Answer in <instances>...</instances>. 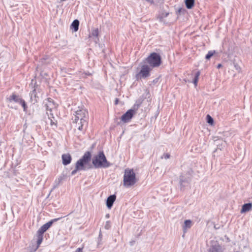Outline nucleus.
Returning a JSON list of instances; mask_svg holds the SVG:
<instances>
[{
  "mask_svg": "<svg viewBox=\"0 0 252 252\" xmlns=\"http://www.w3.org/2000/svg\"><path fill=\"white\" fill-rule=\"evenodd\" d=\"M88 113L86 109L81 108L76 111L74 121L75 124L80 121L81 124L79 127V130L83 131L85 130L88 125Z\"/></svg>",
  "mask_w": 252,
  "mask_h": 252,
  "instance_id": "1",
  "label": "nucleus"
},
{
  "mask_svg": "<svg viewBox=\"0 0 252 252\" xmlns=\"http://www.w3.org/2000/svg\"><path fill=\"white\" fill-rule=\"evenodd\" d=\"M137 182L136 174L132 169L126 168L125 170L123 185L126 188H129L134 185Z\"/></svg>",
  "mask_w": 252,
  "mask_h": 252,
  "instance_id": "2",
  "label": "nucleus"
},
{
  "mask_svg": "<svg viewBox=\"0 0 252 252\" xmlns=\"http://www.w3.org/2000/svg\"><path fill=\"white\" fill-rule=\"evenodd\" d=\"M92 163L96 168H106L110 166L103 152H100L98 155L94 157Z\"/></svg>",
  "mask_w": 252,
  "mask_h": 252,
  "instance_id": "3",
  "label": "nucleus"
},
{
  "mask_svg": "<svg viewBox=\"0 0 252 252\" xmlns=\"http://www.w3.org/2000/svg\"><path fill=\"white\" fill-rule=\"evenodd\" d=\"M61 218L54 219L43 225L37 232V245L38 247L41 244L43 239V233L48 230L53 223L60 220Z\"/></svg>",
  "mask_w": 252,
  "mask_h": 252,
  "instance_id": "4",
  "label": "nucleus"
},
{
  "mask_svg": "<svg viewBox=\"0 0 252 252\" xmlns=\"http://www.w3.org/2000/svg\"><path fill=\"white\" fill-rule=\"evenodd\" d=\"M91 154L90 152H86L83 156L79 159L76 163L75 166L77 169L80 170H85L89 168L87 165L91 161Z\"/></svg>",
  "mask_w": 252,
  "mask_h": 252,
  "instance_id": "5",
  "label": "nucleus"
},
{
  "mask_svg": "<svg viewBox=\"0 0 252 252\" xmlns=\"http://www.w3.org/2000/svg\"><path fill=\"white\" fill-rule=\"evenodd\" d=\"M145 61L151 68L159 66L161 63V60L160 55L157 53H151L146 59Z\"/></svg>",
  "mask_w": 252,
  "mask_h": 252,
  "instance_id": "6",
  "label": "nucleus"
},
{
  "mask_svg": "<svg viewBox=\"0 0 252 252\" xmlns=\"http://www.w3.org/2000/svg\"><path fill=\"white\" fill-rule=\"evenodd\" d=\"M151 70L152 68L148 65L146 64H142L140 70L135 75L136 80L145 79L149 77Z\"/></svg>",
  "mask_w": 252,
  "mask_h": 252,
  "instance_id": "7",
  "label": "nucleus"
},
{
  "mask_svg": "<svg viewBox=\"0 0 252 252\" xmlns=\"http://www.w3.org/2000/svg\"><path fill=\"white\" fill-rule=\"evenodd\" d=\"M135 114L134 110L129 109L121 117V121L124 123L129 122Z\"/></svg>",
  "mask_w": 252,
  "mask_h": 252,
  "instance_id": "8",
  "label": "nucleus"
},
{
  "mask_svg": "<svg viewBox=\"0 0 252 252\" xmlns=\"http://www.w3.org/2000/svg\"><path fill=\"white\" fill-rule=\"evenodd\" d=\"M44 107H45L47 112L49 111V113H51L52 110L55 108V105L52 99L50 98H48L44 101Z\"/></svg>",
  "mask_w": 252,
  "mask_h": 252,
  "instance_id": "9",
  "label": "nucleus"
},
{
  "mask_svg": "<svg viewBox=\"0 0 252 252\" xmlns=\"http://www.w3.org/2000/svg\"><path fill=\"white\" fill-rule=\"evenodd\" d=\"M192 225V222L190 220H185L184 223L182 226L183 231L184 232V234H185L188 231V230L191 228ZM184 236V235H183V237Z\"/></svg>",
  "mask_w": 252,
  "mask_h": 252,
  "instance_id": "10",
  "label": "nucleus"
},
{
  "mask_svg": "<svg viewBox=\"0 0 252 252\" xmlns=\"http://www.w3.org/2000/svg\"><path fill=\"white\" fill-rule=\"evenodd\" d=\"M63 164L66 165L69 164L71 161V157L69 154H64L62 156Z\"/></svg>",
  "mask_w": 252,
  "mask_h": 252,
  "instance_id": "11",
  "label": "nucleus"
},
{
  "mask_svg": "<svg viewBox=\"0 0 252 252\" xmlns=\"http://www.w3.org/2000/svg\"><path fill=\"white\" fill-rule=\"evenodd\" d=\"M23 99H22L20 96L14 94H13L12 95H11L8 98H7V100L9 102H11L12 101H14L16 103H20L21 100Z\"/></svg>",
  "mask_w": 252,
  "mask_h": 252,
  "instance_id": "12",
  "label": "nucleus"
},
{
  "mask_svg": "<svg viewBox=\"0 0 252 252\" xmlns=\"http://www.w3.org/2000/svg\"><path fill=\"white\" fill-rule=\"evenodd\" d=\"M116 196L115 195H111L109 196L106 200V205L108 208H111L115 201Z\"/></svg>",
  "mask_w": 252,
  "mask_h": 252,
  "instance_id": "13",
  "label": "nucleus"
},
{
  "mask_svg": "<svg viewBox=\"0 0 252 252\" xmlns=\"http://www.w3.org/2000/svg\"><path fill=\"white\" fill-rule=\"evenodd\" d=\"M216 137H214V141L216 142V144L217 146V148L221 150L224 148L226 145V142L222 139H215Z\"/></svg>",
  "mask_w": 252,
  "mask_h": 252,
  "instance_id": "14",
  "label": "nucleus"
},
{
  "mask_svg": "<svg viewBox=\"0 0 252 252\" xmlns=\"http://www.w3.org/2000/svg\"><path fill=\"white\" fill-rule=\"evenodd\" d=\"M48 116V119L46 121V123L47 124H49L51 126H56V121L55 120L54 117L53 116V114L52 113L49 114V112H46Z\"/></svg>",
  "mask_w": 252,
  "mask_h": 252,
  "instance_id": "15",
  "label": "nucleus"
},
{
  "mask_svg": "<svg viewBox=\"0 0 252 252\" xmlns=\"http://www.w3.org/2000/svg\"><path fill=\"white\" fill-rule=\"evenodd\" d=\"M252 209V203H249L244 204L241 210V213L249 212Z\"/></svg>",
  "mask_w": 252,
  "mask_h": 252,
  "instance_id": "16",
  "label": "nucleus"
},
{
  "mask_svg": "<svg viewBox=\"0 0 252 252\" xmlns=\"http://www.w3.org/2000/svg\"><path fill=\"white\" fill-rule=\"evenodd\" d=\"M63 179V177L62 176L57 178L54 181V185H53V189H55V188H57L61 184V183H62Z\"/></svg>",
  "mask_w": 252,
  "mask_h": 252,
  "instance_id": "17",
  "label": "nucleus"
},
{
  "mask_svg": "<svg viewBox=\"0 0 252 252\" xmlns=\"http://www.w3.org/2000/svg\"><path fill=\"white\" fill-rule=\"evenodd\" d=\"M79 22L78 20H74L71 25V27L74 30V32L78 30Z\"/></svg>",
  "mask_w": 252,
  "mask_h": 252,
  "instance_id": "18",
  "label": "nucleus"
},
{
  "mask_svg": "<svg viewBox=\"0 0 252 252\" xmlns=\"http://www.w3.org/2000/svg\"><path fill=\"white\" fill-rule=\"evenodd\" d=\"M212 252H223V251L220 246L215 245L212 248Z\"/></svg>",
  "mask_w": 252,
  "mask_h": 252,
  "instance_id": "19",
  "label": "nucleus"
},
{
  "mask_svg": "<svg viewBox=\"0 0 252 252\" xmlns=\"http://www.w3.org/2000/svg\"><path fill=\"white\" fill-rule=\"evenodd\" d=\"M185 4L188 9H191L194 4V0H186Z\"/></svg>",
  "mask_w": 252,
  "mask_h": 252,
  "instance_id": "20",
  "label": "nucleus"
},
{
  "mask_svg": "<svg viewBox=\"0 0 252 252\" xmlns=\"http://www.w3.org/2000/svg\"><path fill=\"white\" fill-rule=\"evenodd\" d=\"M200 72L199 71H197L195 75V77L194 79L193 80V83L194 84V86L196 87L197 84V82L198 81L199 77L200 76Z\"/></svg>",
  "mask_w": 252,
  "mask_h": 252,
  "instance_id": "21",
  "label": "nucleus"
},
{
  "mask_svg": "<svg viewBox=\"0 0 252 252\" xmlns=\"http://www.w3.org/2000/svg\"><path fill=\"white\" fill-rule=\"evenodd\" d=\"M98 35V29H94L92 30V32L91 33V35H90V37L94 36L95 37H97Z\"/></svg>",
  "mask_w": 252,
  "mask_h": 252,
  "instance_id": "22",
  "label": "nucleus"
},
{
  "mask_svg": "<svg viewBox=\"0 0 252 252\" xmlns=\"http://www.w3.org/2000/svg\"><path fill=\"white\" fill-rule=\"evenodd\" d=\"M215 53V51H210L208 52V54L206 55L205 58L207 60H209L212 57L213 55Z\"/></svg>",
  "mask_w": 252,
  "mask_h": 252,
  "instance_id": "23",
  "label": "nucleus"
},
{
  "mask_svg": "<svg viewBox=\"0 0 252 252\" xmlns=\"http://www.w3.org/2000/svg\"><path fill=\"white\" fill-rule=\"evenodd\" d=\"M140 104H141V102L140 101H139V102L136 101V103L134 104V105L133 106V108L131 109L132 110H134V112H136V111L139 108Z\"/></svg>",
  "mask_w": 252,
  "mask_h": 252,
  "instance_id": "24",
  "label": "nucleus"
},
{
  "mask_svg": "<svg viewBox=\"0 0 252 252\" xmlns=\"http://www.w3.org/2000/svg\"><path fill=\"white\" fill-rule=\"evenodd\" d=\"M19 104H20L23 107L24 111L26 112L27 107L26 103L25 100L22 99Z\"/></svg>",
  "mask_w": 252,
  "mask_h": 252,
  "instance_id": "25",
  "label": "nucleus"
},
{
  "mask_svg": "<svg viewBox=\"0 0 252 252\" xmlns=\"http://www.w3.org/2000/svg\"><path fill=\"white\" fill-rule=\"evenodd\" d=\"M207 120L208 123L212 125L214 122V120L213 118L209 115L207 116Z\"/></svg>",
  "mask_w": 252,
  "mask_h": 252,
  "instance_id": "26",
  "label": "nucleus"
},
{
  "mask_svg": "<svg viewBox=\"0 0 252 252\" xmlns=\"http://www.w3.org/2000/svg\"><path fill=\"white\" fill-rule=\"evenodd\" d=\"M170 157V155L168 153H165L163 155V156L161 157V158H164L165 159H168Z\"/></svg>",
  "mask_w": 252,
  "mask_h": 252,
  "instance_id": "27",
  "label": "nucleus"
},
{
  "mask_svg": "<svg viewBox=\"0 0 252 252\" xmlns=\"http://www.w3.org/2000/svg\"><path fill=\"white\" fill-rule=\"evenodd\" d=\"M110 222L109 221H107L104 226L105 228L106 229H108L110 228Z\"/></svg>",
  "mask_w": 252,
  "mask_h": 252,
  "instance_id": "28",
  "label": "nucleus"
},
{
  "mask_svg": "<svg viewBox=\"0 0 252 252\" xmlns=\"http://www.w3.org/2000/svg\"><path fill=\"white\" fill-rule=\"evenodd\" d=\"M79 170H79V169H77V167H75V169L74 170H73L71 172V175H75V174L77 173V172L78 171H79Z\"/></svg>",
  "mask_w": 252,
  "mask_h": 252,
  "instance_id": "29",
  "label": "nucleus"
},
{
  "mask_svg": "<svg viewBox=\"0 0 252 252\" xmlns=\"http://www.w3.org/2000/svg\"><path fill=\"white\" fill-rule=\"evenodd\" d=\"M234 66L236 68V69L238 71V72H240V70H241V68L237 64H234Z\"/></svg>",
  "mask_w": 252,
  "mask_h": 252,
  "instance_id": "30",
  "label": "nucleus"
},
{
  "mask_svg": "<svg viewBox=\"0 0 252 252\" xmlns=\"http://www.w3.org/2000/svg\"><path fill=\"white\" fill-rule=\"evenodd\" d=\"M151 3H154L158 1V0H147Z\"/></svg>",
  "mask_w": 252,
  "mask_h": 252,
  "instance_id": "31",
  "label": "nucleus"
},
{
  "mask_svg": "<svg viewBox=\"0 0 252 252\" xmlns=\"http://www.w3.org/2000/svg\"><path fill=\"white\" fill-rule=\"evenodd\" d=\"M81 122L80 121H79L77 124H76L75 127L77 128V129L79 130V127L80 126Z\"/></svg>",
  "mask_w": 252,
  "mask_h": 252,
  "instance_id": "32",
  "label": "nucleus"
},
{
  "mask_svg": "<svg viewBox=\"0 0 252 252\" xmlns=\"http://www.w3.org/2000/svg\"><path fill=\"white\" fill-rule=\"evenodd\" d=\"M75 252H82V249H81V248H78L76 250V251H75Z\"/></svg>",
  "mask_w": 252,
  "mask_h": 252,
  "instance_id": "33",
  "label": "nucleus"
},
{
  "mask_svg": "<svg viewBox=\"0 0 252 252\" xmlns=\"http://www.w3.org/2000/svg\"><path fill=\"white\" fill-rule=\"evenodd\" d=\"M221 66H222V65L221 64H219L217 65V68L219 69V68H220Z\"/></svg>",
  "mask_w": 252,
  "mask_h": 252,
  "instance_id": "34",
  "label": "nucleus"
},
{
  "mask_svg": "<svg viewBox=\"0 0 252 252\" xmlns=\"http://www.w3.org/2000/svg\"><path fill=\"white\" fill-rule=\"evenodd\" d=\"M180 183H181V185H182L183 184V180L180 178Z\"/></svg>",
  "mask_w": 252,
  "mask_h": 252,
  "instance_id": "35",
  "label": "nucleus"
},
{
  "mask_svg": "<svg viewBox=\"0 0 252 252\" xmlns=\"http://www.w3.org/2000/svg\"><path fill=\"white\" fill-rule=\"evenodd\" d=\"M118 99H116L115 100V104H117L118 103Z\"/></svg>",
  "mask_w": 252,
  "mask_h": 252,
  "instance_id": "36",
  "label": "nucleus"
},
{
  "mask_svg": "<svg viewBox=\"0 0 252 252\" xmlns=\"http://www.w3.org/2000/svg\"><path fill=\"white\" fill-rule=\"evenodd\" d=\"M106 217H107V218H109V214L106 215Z\"/></svg>",
  "mask_w": 252,
  "mask_h": 252,
  "instance_id": "37",
  "label": "nucleus"
},
{
  "mask_svg": "<svg viewBox=\"0 0 252 252\" xmlns=\"http://www.w3.org/2000/svg\"><path fill=\"white\" fill-rule=\"evenodd\" d=\"M99 238H100V239H101V237H100V235H99Z\"/></svg>",
  "mask_w": 252,
  "mask_h": 252,
  "instance_id": "38",
  "label": "nucleus"
},
{
  "mask_svg": "<svg viewBox=\"0 0 252 252\" xmlns=\"http://www.w3.org/2000/svg\"><path fill=\"white\" fill-rule=\"evenodd\" d=\"M35 92V90H33V92H32V94H33Z\"/></svg>",
  "mask_w": 252,
  "mask_h": 252,
  "instance_id": "39",
  "label": "nucleus"
}]
</instances>
